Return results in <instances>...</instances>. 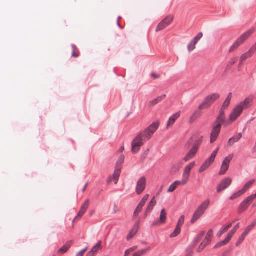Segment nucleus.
Masks as SVG:
<instances>
[{
    "mask_svg": "<svg viewBox=\"0 0 256 256\" xmlns=\"http://www.w3.org/2000/svg\"><path fill=\"white\" fill-rule=\"evenodd\" d=\"M146 188V179L144 177L140 178L136 184V192L138 194H141Z\"/></svg>",
    "mask_w": 256,
    "mask_h": 256,
    "instance_id": "obj_12",
    "label": "nucleus"
},
{
    "mask_svg": "<svg viewBox=\"0 0 256 256\" xmlns=\"http://www.w3.org/2000/svg\"><path fill=\"white\" fill-rule=\"evenodd\" d=\"M186 256H192L190 254H188Z\"/></svg>",
    "mask_w": 256,
    "mask_h": 256,
    "instance_id": "obj_64",
    "label": "nucleus"
},
{
    "mask_svg": "<svg viewBox=\"0 0 256 256\" xmlns=\"http://www.w3.org/2000/svg\"><path fill=\"white\" fill-rule=\"evenodd\" d=\"M130 251L128 249L125 252L124 256H129Z\"/></svg>",
    "mask_w": 256,
    "mask_h": 256,
    "instance_id": "obj_58",
    "label": "nucleus"
},
{
    "mask_svg": "<svg viewBox=\"0 0 256 256\" xmlns=\"http://www.w3.org/2000/svg\"><path fill=\"white\" fill-rule=\"evenodd\" d=\"M252 100L250 98H247L244 101L237 104L230 114L228 123L230 124L235 122L242 114L244 109H247L250 107Z\"/></svg>",
    "mask_w": 256,
    "mask_h": 256,
    "instance_id": "obj_2",
    "label": "nucleus"
},
{
    "mask_svg": "<svg viewBox=\"0 0 256 256\" xmlns=\"http://www.w3.org/2000/svg\"><path fill=\"white\" fill-rule=\"evenodd\" d=\"M72 56L74 58H78L79 56V51L78 49L75 46H72Z\"/></svg>",
    "mask_w": 256,
    "mask_h": 256,
    "instance_id": "obj_41",
    "label": "nucleus"
},
{
    "mask_svg": "<svg viewBox=\"0 0 256 256\" xmlns=\"http://www.w3.org/2000/svg\"><path fill=\"white\" fill-rule=\"evenodd\" d=\"M150 250V248H147L144 249V250H140L138 252H137L135 253L134 255V256H141L145 254L146 253Z\"/></svg>",
    "mask_w": 256,
    "mask_h": 256,
    "instance_id": "obj_38",
    "label": "nucleus"
},
{
    "mask_svg": "<svg viewBox=\"0 0 256 256\" xmlns=\"http://www.w3.org/2000/svg\"><path fill=\"white\" fill-rule=\"evenodd\" d=\"M220 98V96L218 93H214L208 96L199 106L198 109L202 110L209 108Z\"/></svg>",
    "mask_w": 256,
    "mask_h": 256,
    "instance_id": "obj_6",
    "label": "nucleus"
},
{
    "mask_svg": "<svg viewBox=\"0 0 256 256\" xmlns=\"http://www.w3.org/2000/svg\"><path fill=\"white\" fill-rule=\"evenodd\" d=\"M174 16H168L164 19L157 26L156 32L160 31L168 26H169L173 21Z\"/></svg>",
    "mask_w": 256,
    "mask_h": 256,
    "instance_id": "obj_9",
    "label": "nucleus"
},
{
    "mask_svg": "<svg viewBox=\"0 0 256 256\" xmlns=\"http://www.w3.org/2000/svg\"><path fill=\"white\" fill-rule=\"evenodd\" d=\"M232 180L230 178H226L223 180L217 188L218 192H220L222 190L226 189L231 184Z\"/></svg>",
    "mask_w": 256,
    "mask_h": 256,
    "instance_id": "obj_14",
    "label": "nucleus"
},
{
    "mask_svg": "<svg viewBox=\"0 0 256 256\" xmlns=\"http://www.w3.org/2000/svg\"><path fill=\"white\" fill-rule=\"evenodd\" d=\"M254 200V196H249L245 199L240 204L238 208L240 213H242L246 210L249 206L250 204Z\"/></svg>",
    "mask_w": 256,
    "mask_h": 256,
    "instance_id": "obj_11",
    "label": "nucleus"
},
{
    "mask_svg": "<svg viewBox=\"0 0 256 256\" xmlns=\"http://www.w3.org/2000/svg\"><path fill=\"white\" fill-rule=\"evenodd\" d=\"M113 180L112 177L110 176L107 180V183L110 184Z\"/></svg>",
    "mask_w": 256,
    "mask_h": 256,
    "instance_id": "obj_57",
    "label": "nucleus"
},
{
    "mask_svg": "<svg viewBox=\"0 0 256 256\" xmlns=\"http://www.w3.org/2000/svg\"><path fill=\"white\" fill-rule=\"evenodd\" d=\"M226 120L225 112L222 110H220L219 114L215 120L214 124H220V126H222V124L224 123Z\"/></svg>",
    "mask_w": 256,
    "mask_h": 256,
    "instance_id": "obj_18",
    "label": "nucleus"
},
{
    "mask_svg": "<svg viewBox=\"0 0 256 256\" xmlns=\"http://www.w3.org/2000/svg\"><path fill=\"white\" fill-rule=\"evenodd\" d=\"M151 76L154 79H158L160 77V74H159L152 72L151 74Z\"/></svg>",
    "mask_w": 256,
    "mask_h": 256,
    "instance_id": "obj_51",
    "label": "nucleus"
},
{
    "mask_svg": "<svg viewBox=\"0 0 256 256\" xmlns=\"http://www.w3.org/2000/svg\"><path fill=\"white\" fill-rule=\"evenodd\" d=\"M254 180H252L247 183L245 184L242 189L241 190L243 193L244 194L249 188H250L254 184Z\"/></svg>",
    "mask_w": 256,
    "mask_h": 256,
    "instance_id": "obj_31",
    "label": "nucleus"
},
{
    "mask_svg": "<svg viewBox=\"0 0 256 256\" xmlns=\"http://www.w3.org/2000/svg\"><path fill=\"white\" fill-rule=\"evenodd\" d=\"M218 150L219 148H218L215 150H214L210 158L206 160L198 170L200 173H202L205 171L214 162Z\"/></svg>",
    "mask_w": 256,
    "mask_h": 256,
    "instance_id": "obj_7",
    "label": "nucleus"
},
{
    "mask_svg": "<svg viewBox=\"0 0 256 256\" xmlns=\"http://www.w3.org/2000/svg\"><path fill=\"white\" fill-rule=\"evenodd\" d=\"M136 248H137L136 246H134V247H132L128 250L130 251V252H132L134 251V250H136Z\"/></svg>",
    "mask_w": 256,
    "mask_h": 256,
    "instance_id": "obj_61",
    "label": "nucleus"
},
{
    "mask_svg": "<svg viewBox=\"0 0 256 256\" xmlns=\"http://www.w3.org/2000/svg\"><path fill=\"white\" fill-rule=\"evenodd\" d=\"M184 219H185V217L184 216H180V218L178 219V224H177L176 226L181 228V227L184 224Z\"/></svg>",
    "mask_w": 256,
    "mask_h": 256,
    "instance_id": "obj_40",
    "label": "nucleus"
},
{
    "mask_svg": "<svg viewBox=\"0 0 256 256\" xmlns=\"http://www.w3.org/2000/svg\"><path fill=\"white\" fill-rule=\"evenodd\" d=\"M200 116V112H195L190 118V122H194Z\"/></svg>",
    "mask_w": 256,
    "mask_h": 256,
    "instance_id": "obj_35",
    "label": "nucleus"
},
{
    "mask_svg": "<svg viewBox=\"0 0 256 256\" xmlns=\"http://www.w3.org/2000/svg\"><path fill=\"white\" fill-rule=\"evenodd\" d=\"M167 220V213L166 212V210L163 208L160 213V218L157 222L155 224H153L152 226H155L156 224H164L166 222Z\"/></svg>",
    "mask_w": 256,
    "mask_h": 256,
    "instance_id": "obj_17",
    "label": "nucleus"
},
{
    "mask_svg": "<svg viewBox=\"0 0 256 256\" xmlns=\"http://www.w3.org/2000/svg\"><path fill=\"white\" fill-rule=\"evenodd\" d=\"M180 111L178 112L170 118L166 125L167 129L172 128L174 126L176 121L180 117Z\"/></svg>",
    "mask_w": 256,
    "mask_h": 256,
    "instance_id": "obj_15",
    "label": "nucleus"
},
{
    "mask_svg": "<svg viewBox=\"0 0 256 256\" xmlns=\"http://www.w3.org/2000/svg\"><path fill=\"white\" fill-rule=\"evenodd\" d=\"M212 236L213 230L212 229H210L208 231L205 238L204 239L202 242L205 244L206 246L209 244L211 242L212 238Z\"/></svg>",
    "mask_w": 256,
    "mask_h": 256,
    "instance_id": "obj_22",
    "label": "nucleus"
},
{
    "mask_svg": "<svg viewBox=\"0 0 256 256\" xmlns=\"http://www.w3.org/2000/svg\"><path fill=\"white\" fill-rule=\"evenodd\" d=\"M256 225V222H252L251 224L248 226L244 230V232L242 234L246 236L248 234V233L252 230L255 226Z\"/></svg>",
    "mask_w": 256,
    "mask_h": 256,
    "instance_id": "obj_32",
    "label": "nucleus"
},
{
    "mask_svg": "<svg viewBox=\"0 0 256 256\" xmlns=\"http://www.w3.org/2000/svg\"><path fill=\"white\" fill-rule=\"evenodd\" d=\"M240 46V44L236 40L235 42L232 46L230 47V50H229V52H233L234 50L236 49L237 48H238V46Z\"/></svg>",
    "mask_w": 256,
    "mask_h": 256,
    "instance_id": "obj_42",
    "label": "nucleus"
},
{
    "mask_svg": "<svg viewBox=\"0 0 256 256\" xmlns=\"http://www.w3.org/2000/svg\"><path fill=\"white\" fill-rule=\"evenodd\" d=\"M146 202H144V200H142L140 201V202L139 203V204H138V206L140 207V208H142L144 207V206L146 204Z\"/></svg>",
    "mask_w": 256,
    "mask_h": 256,
    "instance_id": "obj_54",
    "label": "nucleus"
},
{
    "mask_svg": "<svg viewBox=\"0 0 256 256\" xmlns=\"http://www.w3.org/2000/svg\"><path fill=\"white\" fill-rule=\"evenodd\" d=\"M88 250V248H86L85 249L81 250L80 252H78L76 255V256H84V254H85V252H86V250Z\"/></svg>",
    "mask_w": 256,
    "mask_h": 256,
    "instance_id": "obj_50",
    "label": "nucleus"
},
{
    "mask_svg": "<svg viewBox=\"0 0 256 256\" xmlns=\"http://www.w3.org/2000/svg\"><path fill=\"white\" fill-rule=\"evenodd\" d=\"M256 52V42L252 46L250 50H248V52L252 55L255 53Z\"/></svg>",
    "mask_w": 256,
    "mask_h": 256,
    "instance_id": "obj_47",
    "label": "nucleus"
},
{
    "mask_svg": "<svg viewBox=\"0 0 256 256\" xmlns=\"http://www.w3.org/2000/svg\"><path fill=\"white\" fill-rule=\"evenodd\" d=\"M232 238H230V236L228 235L227 236V237L226 238H225L224 240L220 241L218 243L214 246L215 248H220L222 246H224L226 245L231 240Z\"/></svg>",
    "mask_w": 256,
    "mask_h": 256,
    "instance_id": "obj_26",
    "label": "nucleus"
},
{
    "mask_svg": "<svg viewBox=\"0 0 256 256\" xmlns=\"http://www.w3.org/2000/svg\"><path fill=\"white\" fill-rule=\"evenodd\" d=\"M221 128L222 126H220V124H214L210 134V143H213L216 140L220 133Z\"/></svg>",
    "mask_w": 256,
    "mask_h": 256,
    "instance_id": "obj_10",
    "label": "nucleus"
},
{
    "mask_svg": "<svg viewBox=\"0 0 256 256\" xmlns=\"http://www.w3.org/2000/svg\"><path fill=\"white\" fill-rule=\"evenodd\" d=\"M202 142V138H198L196 136H192L186 144V146L189 147L190 144L193 146L188 152L184 158V160L186 162L192 159L196 154L199 146Z\"/></svg>",
    "mask_w": 256,
    "mask_h": 256,
    "instance_id": "obj_3",
    "label": "nucleus"
},
{
    "mask_svg": "<svg viewBox=\"0 0 256 256\" xmlns=\"http://www.w3.org/2000/svg\"><path fill=\"white\" fill-rule=\"evenodd\" d=\"M203 36V34L202 32H200L192 40L194 42H196V44L198 41L200 40Z\"/></svg>",
    "mask_w": 256,
    "mask_h": 256,
    "instance_id": "obj_45",
    "label": "nucleus"
},
{
    "mask_svg": "<svg viewBox=\"0 0 256 256\" xmlns=\"http://www.w3.org/2000/svg\"><path fill=\"white\" fill-rule=\"evenodd\" d=\"M206 245L205 244L202 242L197 250L198 252H202L206 248Z\"/></svg>",
    "mask_w": 256,
    "mask_h": 256,
    "instance_id": "obj_48",
    "label": "nucleus"
},
{
    "mask_svg": "<svg viewBox=\"0 0 256 256\" xmlns=\"http://www.w3.org/2000/svg\"><path fill=\"white\" fill-rule=\"evenodd\" d=\"M72 243V241L68 242L66 245L63 246L62 248H60L58 250V253L60 254H63L66 252L68 251V250L70 248V247Z\"/></svg>",
    "mask_w": 256,
    "mask_h": 256,
    "instance_id": "obj_27",
    "label": "nucleus"
},
{
    "mask_svg": "<svg viewBox=\"0 0 256 256\" xmlns=\"http://www.w3.org/2000/svg\"><path fill=\"white\" fill-rule=\"evenodd\" d=\"M210 204V200H206L204 201L195 211L193 216L191 220V223H195L204 213Z\"/></svg>",
    "mask_w": 256,
    "mask_h": 256,
    "instance_id": "obj_5",
    "label": "nucleus"
},
{
    "mask_svg": "<svg viewBox=\"0 0 256 256\" xmlns=\"http://www.w3.org/2000/svg\"><path fill=\"white\" fill-rule=\"evenodd\" d=\"M142 208L138 207V206L136 207L134 213V218H136L138 216L140 212L142 211Z\"/></svg>",
    "mask_w": 256,
    "mask_h": 256,
    "instance_id": "obj_46",
    "label": "nucleus"
},
{
    "mask_svg": "<svg viewBox=\"0 0 256 256\" xmlns=\"http://www.w3.org/2000/svg\"><path fill=\"white\" fill-rule=\"evenodd\" d=\"M205 234V232L204 231L202 232L198 236L197 238V242H198L204 236Z\"/></svg>",
    "mask_w": 256,
    "mask_h": 256,
    "instance_id": "obj_53",
    "label": "nucleus"
},
{
    "mask_svg": "<svg viewBox=\"0 0 256 256\" xmlns=\"http://www.w3.org/2000/svg\"><path fill=\"white\" fill-rule=\"evenodd\" d=\"M190 177V175L183 173L182 176V180L181 181H180V184L182 186L186 184L189 180Z\"/></svg>",
    "mask_w": 256,
    "mask_h": 256,
    "instance_id": "obj_30",
    "label": "nucleus"
},
{
    "mask_svg": "<svg viewBox=\"0 0 256 256\" xmlns=\"http://www.w3.org/2000/svg\"><path fill=\"white\" fill-rule=\"evenodd\" d=\"M232 226V224L230 223V224H228L227 226H225V227L228 230Z\"/></svg>",
    "mask_w": 256,
    "mask_h": 256,
    "instance_id": "obj_60",
    "label": "nucleus"
},
{
    "mask_svg": "<svg viewBox=\"0 0 256 256\" xmlns=\"http://www.w3.org/2000/svg\"><path fill=\"white\" fill-rule=\"evenodd\" d=\"M120 172V168H116L112 176V179L115 184H116L118 180Z\"/></svg>",
    "mask_w": 256,
    "mask_h": 256,
    "instance_id": "obj_29",
    "label": "nucleus"
},
{
    "mask_svg": "<svg viewBox=\"0 0 256 256\" xmlns=\"http://www.w3.org/2000/svg\"><path fill=\"white\" fill-rule=\"evenodd\" d=\"M181 232V228L176 226V228L174 232H173L170 235L171 238H173L178 236Z\"/></svg>",
    "mask_w": 256,
    "mask_h": 256,
    "instance_id": "obj_36",
    "label": "nucleus"
},
{
    "mask_svg": "<svg viewBox=\"0 0 256 256\" xmlns=\"http://www.w3.org/2000/svg\"><path fill=\"white\" fill-rule=\"evenodd\" d=\"M252 56L248 52L242 54L240 58V64L242 65V63L248 58H251Z\"/></svg>",
    "mask_w": 256,
    "mask_h": 256,
    "instance_id": "obj_28",
    "label": "nucleus"
},
{
    "mask_svg": "<svg viewBox=\"0 0 256 256\" xmlns=\"http://www.w3.org/2000/svg\"><path fill=\"white\" fill-rule=\"evenodd\" d=\"M158 104V102L156 101V99L154 98L153 100L150 101L149 102L148 104L150 106H153L157 104Z\"/></svg>",
    "mask_w": 256,
    "mask_h": 256,
    "instance_id": "obj_52",
    "label": "nucleus"
},
{
    "mask_svg": "<svg viewBox=\"0 0 256 256\" xmlns=\"http://www.w3.org/2000/svg\"><path fill=\"white\" fill-rule=\"evenodd\" d=\"M255 31L254 28H251L239 37L236 41L242 44Z\"/></svg>",
    "mask_w": 256,
    "mask_h": 256,
    "instance_id": "obj_13",
    "label": "nucleus"
},
{
    "mask_svg": "<svg viewBox=\"0 0 256 256\" xmlns=\"http://www.w3.org/2000/svg\"><path fill=\"white\" fill-rule=\"evenodd\" d=\"M140 221L138 220L134 226L133 228L130 230V232L129 233L128 235V236L127 238L128 240H130L138 232L139 226H140Z\"/></svg>",
    "mask_w": 256,
    "mask_h": 256,
    "instance_id": "obj_19",
    "label": "nucleus"
},
{
    "mask_svg": "<svg viewBox=\"0 0 256 256\" xmlns=\"http://www.w3.org/2000/svg\"><path fill=\"white\" fill-rule=\"evenodd\" d=\"M246 237V236L242 234L241 236L240 237L238 240L236 244V246H239L242 244V242L244 240Z\"/></svg>",
    "mask_w": 256,
    "mask_h": 256,
    "instance_id": "obj_44",
    "label": "nucleus"
},
{
    "mask_svg": "<svg viewBox=\"0 0 256 256\" xmlns=\"http://www.w3.org/2000/svg\"><path fill=\"white\" fill-rule=\"evenodd\" d=\"M239 228L240 224H238L234 227L233 229L228 234V235L230 236V238H232L234 234L236 231Z\"/></svg>",
    "mask_w": 256,
    "mask_h": 256,
    "instance_id": "obj_37",
    "label": "nucleus"
},
{
    "mask_svg": "<svg viewBox=\"0 0 256 256\" xmlns=\"http://www.w3.org/2000/svg\"><path fill=\"white\" fill-rule=\"evenodd\" d=\"M236 63V60H232V64H234Z\"/></svg>",
    "mask_w": 256,
    "mask_h": 256,
    "instance_id": "obj_63",
    "label": "nucleus"
},
{
    "mask_svg": "<svg viewBox=\"0 0 256 256\" xmlns=\"http://www.w3.org/2000/svg\"><path fill=\"white\" fill-rule=\"evenodd\" d=\"M90 204V200H86L84 204L82 205L78 213L76 216L75 219L80 218L86 212L88 209Z\"/></svg>",
    "mask_w": 256,
    "mask_h": 256,
    "instance_id": "obj_16",
    "label": "nucleus"
},
{
    "mask_svg": "<svg viewBox=\"0 0 256 256\" xmlns=\"http://www.w3.org/2000/svg\"><path fill=\"white\" fill-rule=\"evenodd\" d=\"M95 254H94L92 252L90 251V252H88L87 254L86 255V256H94Z\"/></svg>",
    "mask_w": 256,
    "mask_h": 256,
    "instance_id": "obj_59",
    "label": "nucleus"
},
{
    "mask_svg": "<svg viewBox=\"0 0 256 256\" xmlns=\"http://www.w3.org/2000/svg\"><path fill=\"white\" fill-rule=\"evenodd\" d=\"M234 156V154H230L224 159L220 168V174L223 175L226 172L228 169L230 164Z\"/></svg>",
    "mask_w": 256,
    "mask_h": 256,
    "instance_id": "obj_8",
    "label": "nucleus"
},
{
    "mask_svg": "<svg viewBox=\"0 0 256 256\" xmlns=\"http://www.w3.org/2000/svg\"><path fill=\"white\" fill-rule=\"evenodd\" d=\"M228 230L226 229V228L225 226H224L223 228H221V229L218 231L217 236L220 238L224 232H226Z\"/></svg>",
    "mask_w": 256,
    "mask_h": 256,
    "instance_id": "obj_43",
    "label": "nucleus"
},
{
    "mask_svg": "<svg viewBox=\"0 0 256 256\" xmlns=\"http://www.w3.org/2000/svg\"><path fill=\"white\" fill-rule=\"evenodd\" d=\"M202 142V138H198L196 136H192L186 144V146L189 147L190 144L193 146L188 152L184 158V160L186 162L192 159L196 154L199 146Z\"/></svg>",
    "mask_w": 256,
    "mask_h": 256,
    "instance_id": "obj_4",
    "label": "nucleus"
},
{
    "mask_svg": "<svg viewBox=\"0 0 256 256\" xmlns=\"http://www.w3.org/2000/svg\"><path fill=\"white\" fill-rule=\"evenodd\" d=\"M232 98V94L230 92V93L224 102L222 107L220 108V110H222L223 111L225 112V110H226L228 107L229 106L230 102Z\"/></svg>",
    "mask_w": 256,
    "mask_h": 256,
    "instance_id": "obj_21",
    "label": "nucleus"
},
{
    "mask_svg": "<svg viewBox=\"0 0 256 256\" xmlns=\"http://www.w3.org/2000/svg\"><path fill=\"white\" fill-rule=\"evenodd\" d=\"M166 97V94H163V95H162L156 98V101L158 102V103H160V102H162Z\"/></svg>",
    "mask_w": 256,
    "mask_h": 256,
    "instance_id": "obj_49",
    "label": "nucleus"
},
{
    "mask_svg": "<svg viewBox=\"0 0 256 256\" xmlns=\"http://www.w3.org/2000/svg\"><path fill=\"white\" fill-rule=\"evenodd\" d=\"M242 134L241 133H239L232 138H231L230 139H229L228 144V146H232L236 142H237L239 141V140L242 138Z\"/></svg>",
    "mask_w": 256,
    "mask_h": 256,
    "instance_id": "obj_20",
    "label": "nucleus"
},
{
    "mask_svg": "<svg viewBox=\"0 0 256 256\" xmlns=\"http://www.w3.org/2000/svg\"><path fill=\"white\" fill-rule=\"evenodd\" d=\"M182 186L180 184V180H176L174 183H172L169 187L168 190V192H174L176 188L178 186Z\"/></svg>",
    "mask_w": 256,
    "mask_h": 256,
    "instance_id": "obj_24",
    "label": "nucleus"
},
{
    "mask_svg": "<svg viewBox=\"0 0 256 256\" xmlns=\"http://www.w3.org/2000/svg\"><path fill=\"white\" fill-rule=\"evenodd\" d=\"M88 186V183H86V185L84 186V188H83V190H82V192H84L86 190Z\"/></svg>",
    "mask_w": 256,
    "mask_h": 256,
    "instance_id": "obj_62",
    "label": "nucleus"
},
{
    "mask_svg": "<svg viewBox=\"0 0 256 256\" xmlns=\"http://www.w3.org/2000/svg\"><path fill=\"white\" fill-rule=\"evenodd\" d=\"M160 122H153L150 126L138 134L132 143V151L134 154L137 153L143 146L144 142L149 140L158 129Z\"/></svg>",
    "mask_w": 256,
    "mask_h": 256,
    "instance_id": "obj_1",
    "label": "nucleus"
},
{
    "mask_svg": "<svg viewBox=\"0 0 256 256\" xmlns=\"http://www.w3.org/2000/svg\"><path fill=\"white\" fill-rule=\"evenodd\" d=\"M196 43L193 40H192L191 42L188 44V49L189 52H192L196 48Z\"/></svg>",
    "mask_w": 256,
    "mask_h": 256,
    "instance_id": "obj_39",
    "label": "nucleus"
},
{
    "mask_svg": "<svg viewBox=\"0 0 256 256\" xmlns=\"http://www.w3.org/2000/svg\"><path fill=\"white\" fill-rule=\"evenodd\" d=\"M244 194L243 193V192H242L241 190H240L239 191L235 192L234 194L230 198V200H234L242 195H243Z\"/></svg>",
    "mask_w": 256,
    "mask_h": 256,
    "instance_id": "obj_33",
    "label": "nucleus"
},
{
    "mask_svg": "<svg viewBox=\"0 0 256 256\" xmlns=\"http://www.w3.org/2000/svg\"><path fill=\"white\" fill-rule=\"evenodd\" d=\"M156 204V200L155 197H154L150 204H148L146 210V213H150L154 208V206Z\"/></svg>",
    "mask_w": 256,
    "mask_h": 256,
    "instance_id": "obj_23",
    "label": "nucleus"
},
{
    "mask_svg": "<svg viewBox=\"0 0 256 256\" xmlns=\"http://www.w3.org/2000/svg\"><path fill=\"white\" fill-rule=\"evenodd\" d=\"M101 248H102V242L100 241L97 243V244L94 247L92 248V250L90 251L95 254Z\"/></svg>",
    "mask_w": 256,
    "mask_h": 256,
    "instance_id": "obj_34",
    "label": "nucleus"
},
{
    "mask_svg": "<svg viewBox=\"0 0 256 256\" xmlns=\"http://www.w3.org/2000/svg\"><path fill=\"white\" fill-rule=\"evenodd\" d=\"M150 196V195L148 194H146L144 198H142V200H144L146 202L147 200L148 199Z\"/></svg>",
    "mask_w": 256,
    "mask_h": 256,
    "instance_id": "obj_55",
    "label": "nucleus"
},
{
    "mask_svg": "<svg viewBox=\"0 0 256 256\" xmlns=\"http://www.w3.org/2000/svg\"><path fill=\"white\" fill-rule=\"evenodd\" d=\"M195 165V162H192L190 163L185 167L183 173L190 175L191 170L194 168Z\"/></svg>",
    "mask_w": 256,
    "mask_h": 256,
    "instance_id": "obj_25",
    "label": "nucleus"
},
{
    "mask_svg": "<svg viewBox=\"0 0 256 256\" xmlns=\"http://www.w3.org/2000/svg\"><path fill=\"white\" fill-rule=\"evenodd\" d=\"M124 156L122 155L120 158V162H121V163H123L124 162Z\"/></svg>",
    "mask_w": 256,
    "mask_h": 256,
    "instance_id": "obj_56",
    "label": "nucleus"
}]
</instances>
